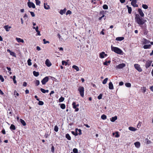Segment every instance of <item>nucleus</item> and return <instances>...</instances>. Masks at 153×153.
<instances>
[{
    "mask_svg": "<svg viewBox=\"0 0 153 153\" xmlns=\"http://www.w3.org/2000/svg\"><path fill=\"white\" fill-rule=\"evenodd\" d=\"M135 22L139 25L143 30L144 34L145 35H147L148 31L147 29L146 25L145 23V22H146V20L141 18L138 14L135 15Z\"/></svg>",
    "mask_w": 153,
    "mask_h": 153,
    "instance_id": "1",
    "label": "nucleus"
},
{
    "mask_svg": "<svg viewBox=\"0 0 153 153\" xmlns=\"http://www.w3.org/2000/svg\"><path fill=\"white\" fill-rule=\"evenodd\" d=\"M111 49L112 51L119 54H122L123 53L121 49L117 47H113L111 46Z\"/></svg>",
    "mask_w": 153,
    "mask_h": 153,
    "instance_id": "2",
    "label": "nucleus"
},
{
    "mask_svg": "<svg viewBox=\"0 0 153 153\" xmlns=\"http://www.w3.org/2000/svg\"><path fill=\"white\" fill-rule=\"evenodd\" d=\"M135 68L139 72H140L142 71L141 68L140 67V65L138 64H135L134 65Z\"/></svg>",
    "mask_w": 153,
    "mask_h": 153,
    "instance_id": "3",
    "label": "nucleus"
},
{
    "mask_svg": "<svg viewBox=\"0 0 153 153\" xmlns=\"http://www.w3.org/2000/svg\"><path fill=\"white\" fill-rule=\"evenodd\" d=\"M72 105L73 106V108L75 109V111H79V108H77V107H78L79 106V105L78 104L76 105V103L75 102H74L72 104Z\"/></svg>",
    "mask_w": 153,
    "mask_h": 153,
    "instance_id": "4",
    "label": "nucleus"
},
{
    "mask_svg": "<svg viewBox=\"0 0 153 153\" xmlns=\"http://www.w3.org/2000/svg\"><path fill=\"white\" fill-rule=\"evenodd\" d=\"M78 91H79L80 96H84V88L83 87H80L79 88Z\"/></svg>",
    "mask_w": 153,
    "mask_h": 153,
    "instance_id": "5",
    "label": "nucleus"
},
{
    "mask_svg": "<svg viewBox=\"0 0 153 153\" xmlns=\"http://www.w3.org/2000/svg\"><path fill=\"white\" fill-rule=\"evenodd\" d=\"M49 79L48 76H46L41 81L42 85L45 84L48 81Z\"/></svg>",
    "mask_w": 153,
    "mask_h": 153,
    "instance_id": "6",
    "label": "nucleus"
},
{
    "mask_svg": "<svg viewBox=\"0 0 153 153\" xmlns=\"http://www.w3.org/2000/svg\"><path fill=\"white\" fill-rule=\"evenodd\" d=\"M27 5L29 8L32 7L33 8H35V6L34 4L32 2H31L30 1H28L27 2Z\"/></svg>",
    "mask_w": 153,
    "mask_h": 153,
    "instance_id": "7",
    "label": "nucleus"
},
{
    "mask_svg": "<svg viewBox=\"0 0 153 153\" xmlns=\"http://www.w3.org/2000/svg\"><path fill=\"white\" fill-rule=\"evenodd\" d=\"M126 66L125 64L124 63H121L119 65H117L116 67V69H121L125 67Z\"/></svg>",
    "mask_w": 153,
    "mask_h": 153,
    "instance_id": "8",
    "label": "nucleus"
},
{
    "mask_svg": "<svg viewBox=\"0 0 153 153\" xmlns=\"http://www.w3.org/2000/svg\"><path fill=\"white\" fill-rule=\"evenodd\" d=\"M138 12L140 16L143 18L142 17H143L144 16V14L142 11V9L140 8H139L138 9Z\"/></svg>",
    "mask_w": 153,
    "mask_h": 153,
    "instance_id": "9",
    "label": "nucleus"
},
{
    "mask_svg": "<svg viewBox=\"0 0 153 153\" xmlns=\"http://www.w3.org/2000/svg\"><path fill=\"white\" fill-rule=\"evenodd\" d=\"M152 61L151 60H147L146 62V63L145 64V66L146 68H148L151 65Z\"/></svg>",
    "mask_w": 153,
    "mask_h": 153,
    "instance_id": "10",
    "label": "nucleus"
},
{
    "mask_svg": "<svg viewBox=\"0 0 153 153\" xmlns=\"http://www.w3.org/2000/svg\"><path fill=\"white\" fill-rule=\"evenodd\" d=\"M143 40L142 43L143 44H148L150 43V41L146 39L143 38Z\"/></svg>",
    "mask_w": 153,
    "mask_h": 153,
    "instance_id": "11",
    "label": "nucleus"
},
{
    "mask_svg": "<svg viewBox=\"0 0 153 153\" xmlns=\"http://www.w3.org/2000/svg\"><path fill=\"white\" fill-rule=\"evenodd\" d=\"M45 64L48 67H50L51 66L52 64L50 60L48 59H47L45 62Z\"/></svg>",
    "mask_w": 153,
    "mask_h": 153,
    "instance_id": "12",
    "label": "nucleus"
},
{
    "mask_svg": "<svg viewBox=\"0 0 153 153\" xmlns=\"http://www.w3.org/2000/svg\"><path fill=\"white\" fill-rule=\"evenodd\" d=\"M135 146L137 148H139L140 146V142H136L134 143Z\"/></svg>",
    "mask_w": 153,
    "mask_h": 153,
    "instance_id": "13",
    "label": "nucleus"
},
{
    "mask_svg": "<svg viewBox=\"0 0 153 153\" xmlns=\"http://www.w3.org/2000/svg\"><path fill=\"white\" fill-rule=\"evenodd\" d=\"M151 45H145L143 46V48L144 49H150L151 48Z\"/></svg>",
    "mask_w": 153,
    "mask_h": 153,
    "instance_id": "14",
    "label": "nucleus"
},
{
    "mask_svg": "<svg viewBox=\"0 0 153 153\" xmlns=\"http://www.w3.org/2000/svg\"><path fill=\"white\" fill-rule=\"evenodd\" d=\"M35 98L38 100L39 101V102H38V104L39 105H42L44 104V102H43L39 101V99L38 98L37 96H35Z\"/></svg>",
    "mask_w": 153,
    "mask_h": 153,
    "instance_id": "15",
    "label": "nucleus"
},
{
    "mask_svg": "<svg viewBox=\"0 0 153 153\" xmlns=\"http://www.w3.org/2000/svg\"><path fill=\"white\" fill-rule=\"evenodd\" d=\"M11 28V27L9 26L8 25H5L4 26V28L5 30L7 31H9V29Z\"/></svg>",
    "mask_w": 153,
    "mask_h": 153,
    "instance_id": "16",
    "label": "nucleus"
},
{
    "mask_svg": "<svg viewBox=\"0 0 153 153\" xmlns=\"http://www.w3.org/2000/svg\"><path fill=\"white\" fill-rule=\"evenodd\" d=\"M109 88L110 89L112 90L114 89L113 84L111 82H110L109 83Z\"/></svg>",
    "mask_w": 153,
    "mask_h": 153,
    "instance_id": "17",
    "label": "nucleus"
},
{
    "mask_svg": "<svg viewBox=\"0 0 153 153\" xmlns=\"http://www.w3.org/2000/svg\"><path fill=\"white\" fill-rule=\"evenodd\" d=\"M126 7H127L128 9V12L129 14H131L132 12V8L131 7H129L128 5H127L126 6Z\"/></svg>",
    "mask_w": 153,
    "mask_h": 153,
    "instance_id": "18",
    "label": "nucleus"
},
{
    "mask_svg": "<svg viewBox=\"0 0 153 153\" xmlns=\"http://www.w3.org/2000/svg\"><path fill=\"white\" fill-rule=\"evenodd\" d=\"M104 54H105V52L103 51L101 53L100 55L99 56L100 58L101 59H103L104 58Z\"/></svg>",
    "mask_w": 153,
    "mask_h": 153,
    "instance_id": "19",
    "label": "nucleus"
},
{
    "mask_svg": "<svg viewBox=\"0 0 153 153\" xmlns=\"http://www.w3.org/2000/svg\"><path fill=\"white\" fill-rule=\"evenodd\" d=\"M66 11V9L65 8L63 10H61L60 11V13L61 15H63L64 14Z\"/></svg>",
    "mask_w": 153,
    "mask_h": 153,
    "instance_id": "20",
    "label": "nucleus"
},
{
    "mask_svg": "<svg viewBox=\"0 0 153 153\" xmlns=\"http://www.w3.org/2000/svg\"><path fill=\"white\" fill-rule=\"evenodd\" d=\"M124 39V37H117L116 40L117 41H121Z\"/></svg>",
    "mask_w": 153,
    "mask_h": 153,
    "instance_id": "21",
    "label": "nucleus"
},
{
    "mask_svg": "<svg viewBox=\"0 0 153 153\" xmlns=\"http://www.w3.org/2000/svg\"><path fill=\"white\" fill-rule=\"evenodd\" d=\"M117 119V117L115 116L114 117H112L110 119V120L112 122H114Z\"/></svg>",
    "mask_w": 153,
    "mask_h": 153,
    "instance_id": "22",
    "label": "nucleus"
},
{
    "mask_svg": "<svg viewBox=\"0 0 153 153\" xmlns=\"http://www.w3.org/2000/svg\"><path fill=\"white\" fill-rule=\"evenodd\" d=\"M16 40L19 42H21L22 43H24V41L23 40L21 39L20 38H16Z\"/></svg>",
    "mask_w": 153,
    "mask_h": 153,
    "instance_id": "23",
    "label": "nucleus"
},
{
    "mask_svg": "<svg viewBox=\"0 0 153 153\" xmlns=\"http://www.w3.org/2000/svg\"><path fill=\"white\" fill-rule=\"evenodd\" d=\"M7 113V115H9L10 116H11L12 115V112L11 111L10 108L8 109Z\"/></svg>",
    "mask_w": 153,
    "mask_h": 153,
    "instance_id": "24",
    "label": "nucleus"
},
{
    "mask_svg": "<svg viewBox=\"0 0 153 153\" xmlns=\"http://www.w3.org/2000/svg\"><path fill=\"white\" fill-rule=\"evenodd\" d=\"M40 90L42 92L44 93H48L49 92V90H45L43 88H41Z\"/></svg>",
    "mask_w": 153,
    "mask_h": 153,
    "instance_id": "25",
    "label": "nucleus"
},
{
    "mask_svg": "<svg viewBox=\"0 0 153 153\" xmlns=\"http://www.w3.org/2000/svg\"><path fill=\"white\" fill-rule=\"evenodd\" d=\"M33 75L35 76H38L39 75V73L38 72H36L35 71H34L33 72Z\"/></svg>",
    "mask_w": 153,
    "mask_h": 153,
    "instance_id": "26",
    "label": "nucleus"
},
{
    "mask_svg": "<svg viewBox=\"0 0 153 153\" xmlns=\"http://www.w3.org/2000/svg\"><path fill=\"white\" fill-rule=\"evenodd\" d=\"M76 132H79L78 134L80 135L82 134L81 130L80 129H78V128H76Z\"/></svg>",
    "mask_w": 153,
    "mask_h": 153,
    "instance_id": "27",
    "label": "nucleus"
},
{
    "mask_svg": "<svg viewBox=\"0 0 153 153\" xmlns=\"http://www.w3.org/2000/svg\"><path fill=\"white\" fill-rule=\"evenodd\" d=\"M20 121L21 123L22 124L23 126H25L26 125V123L25 121L22 119H20Z\"/></svg>",
    "mask_w": 153,
    "mask_h": 153,
    "instance_id": "28",
    "label": "nucleus"
},
{
    "mask_svg": "<svg viewBox=\"0 0 153 153\" xmlns=\"http://www.w3.org/2000/svg\"><path fill=\"white\" fill-rule=\"evenodd\" d=\"M59 105H60V108L62 109H64L65 108V105L64 104H59Z\"/></svg>",
    "mask_w": 153,
    "mask_h": 153,
    "instance_id": "29",
    "label": "nucleus"
},
{
    "mask_svg": "<svg viewBox=\"0 0 153 153\" xmlns=\"http://www.w3.org/2000/svg\"><path fill=\"white\" fill-rule=\"evenodd\" d=\"M128 129L132 131H135L136 130V129L135 128H134L133 127H129Z\"/></svg>",
    "mask_w": 153,
    "mask_h": 153,
    "instance_id": "30",
    "label": "nucleus"
},
{
    "mask_svg": "<svg viewBox=\"0 0 153 153\" xmlns=\"http://www.w3.org/2000/svg\"><path fill=\"white\" fill-rule=\"evenodd\" d=\"M72 68L75 69L77 71H78L79 70V67L75 65H73L72 66Z\"/></svg>",
    "mask_w": 153,
    "mask_h": 153,
    "instance_id": "31",
    "label": "nucleus"
},
{
    "mask_svg": "<svg viewBox=\"0 0 153 153\" xmlns=\"http://www.w3.org/2000/svg\"><path fill=\"white\" fill-rule=\"evenodd\" d=\"M10 128L11 130H15L16 129V127L13 124H11L10 126Z\"/></svg>",
    "mask_w": 153,
    "mask_h": 153,
    "instance_id": "32",
    "label": "nucleus"
},
{
    "mask_svg": "<svg viewBox=\"0 0 153 153\" xmlns=\"http://www.w3.org/2000/svg\"><path fill=\"white\" fill-rule=\"evenodd\" d=\"M65 137L68 140H71V137L69 134H66Z\"/></svg>",
    "mask_w": 153,
    "mask_h": 153,
    "instance_id": "33",
    "label": "nucleus"
},
{
    "mask_svg": "<svg viewBox=\"0 0 153 153\" xmlns=\"http://www.w3.org/2000/svg\"><path fill=\"white\" fill-rule=\"evenodd\" d=\"M142 7L145 9H148V6L145 4H143L142 5Z\"/></svg>",
    "mask_w": 153,
    "mask_h": 153,
    "instance_id": "34",
    "label": "nucleus"
},
{
    "mask_svg": "<svg viewBox=\"0 0 153 153\" xmlns=\"http://www.w3.org/2000/svg\"><path fill=\"white\" fill-rule=\"evenodd\" d=\"M141 90L143 93H145L146 91V88L145 87H142L141 88Z\"/></svg>",
    "mask_w": 153,
    "mask_h": 153,
    "instance_id": "35",
    "label": "nucleus"
},
{
    "mask_svg": "<svg viewBox=\"0 0 153 153\" xmlns=\"http://www.w3.org/2000/svg\"><path fill=\"white\" fill-rule=\"evenodd\" d=\"M108 78H105L103 81L102 83L104 84H105L107 82L108 80Z\"/></svg>",
    "mask_w": 153,
    "mask_h": 153,
    "instance_id": "36",
    "label": "nucleus"
},
{
    "mask_svg": "<svg viewBox=\"0 0 153 153\" xmlns=\"http://www.w3.org/2000/svg\"><path fill=\"white\" fill-rule=\"evenodd\" d=\"M125 85L127 87H131V85L130 83L127 82L125 83Z\"/></svg>",
    "mask_w": 153,
    "mask_h": 153,
    "instance_id": "37",
    "label": "nucleus"
},
{
    "mask_svg": "<svg viewBox=\"0 0 153 153\" xmlns=\"http://www.w3.org/2000/svg\"><path fill=\"white\" fill-rule=\"evenodd\" d=\"M31 60L30 59H29L27 60V62L28 65L29 66H30L32 65V63L31 62Z\"/></svg>",
    "mask_w": 153,
    "mask_h": 153,
    "instance_id": "38",
    "label": "nucleus"
},
{
    "mask_svg": "<svg viewBox=\"0 0 153 153\" xmlns=\"http://www.w3.org/2000/svg\"><path fill=\"white\" fill-rule=\"evenodd\" d=\"M131 5L134 7H138V4H136V3H133L132 4L131 3Z\"/></svg>",
    "mask_w": 153,
    "mask_h": 153,
    "instance_id": "39",
    "label": "nucleus"
},
{
    "mask_svg": "<svg viewBox=\"0 0 153 153\" xmlns=\"http://www.w3.org/2000/svg\"><path fill=\"white\" fill-rule=\"evenodd\" d=\"M10 54L12 56H13V57H16V53L13 52L11 51L10 52Z\"/></svg>",
    "mask_w": 153,
    "mask_h": 153,
    "instance_id": "40",
    "label": "nucleus"
},
{
    "mask_svg": "<svg viewBox=\"0 0 153 153\" xmlns=\"http://www.w3.org/2000/svg\"><path fill=\"white\" fill-rule=\"evenodd\" d=\"M68 64V62L65 61H62V65H66Z\"/></svg>",
    "mask_w": 153,
    "mask_h": 153,
    "instance_id": "41",
    "label": "nucleus"
},
{
    "mask_svg": "<svg viewBox=\"0 0 153 153\" xmlns=\"http://www.w3.org/2000/svg\"><path fill=\"white\" fill-rule=\"evenodd\" d=\"M106 116L105 114H103L101 116V118L102 120H104L106 119Z\"/></svg>",
    "mask_w": 153,
    "mask_h": 153,
    "instance_id": "42",
    "label": "nucleus"
},
{
    "mask_svg": "<svg viewBox=\"0 0 153 153\" xmlns=\"http://www.w3.org/2000/svg\"><path fill=\"white\" fill-rule=\"evenodd\" d=\"M43 43L44 44H46V43H50V42L49 41H46L45 39H43Z\"/></svg>",
    "mask_w": 153,
    "mask_h": 153,
    "instance_id": "43",
    "label": "nucleus"
},
{
    "mask_svg": "<svg viewBox=\"0 0 153 153\" xmlns=\"http://www.w3.org/2000/svg\"><path fill=\"white\" fill-rule=\"evenodd\" d=\"M64 100V98L61 97L59 99V102H61L63 101Z\"/></svg>",
    "mask_w": 153,
    "mask_h": 153,
    "instance_id": "44",
    "label": "nucleus"
},
{
    "mask_svg": "<svg viewBox=\"0 0 153 153\" xmlns=\"http://www.w3.org/2000/svg\"><path fill=\"white\" fill-rule=\"evenodd\" d=\"M16 77L15 76H13V82L15 84L16 83Z\"/></svg>",
    "mask_w": 153,
    "mask_h": 153,
    "instance_id": "45",
    "label": "nucleus"
},
{
    "mask_svg": "<svg viewBox=\"0 0 153 153\" xmlns=\"http://www.w3.org/2000/svg\"><path fill=\"white\" fill-rule=\"evenodd\" d=\"M44 7L45 9L48 10L50 8V7L49 5H48L47 6H46L45 5V4H44Z\"/></svg>",
    "mask_w": 153,
    "mask_h": 153,
    "instance_id": "46",
    "label": "nucleus"
},
{
    "mask_svg": "<svg viewBox=\"0 0 153 153\" xmlns=\"http://www.w3.org/2000/svg\"><path fill=\"white\" fill-rule=\"evenodd\" d=\"M54 130L56 132H57L58 131V128L57 126H54Z\"/></svg>",
    "mask_w": 153,
    "mask_h": 153,
    "instance_id": "47",
    "label": "nucleus"
},
{
    "mask_svg": "<svg viewBox=\"0 0 153 153\" xmlns=\"http://www.w3.org/2000/svg\"><path fill=\"white\" fill-rule=\"evenodd\" d=\"M39 81L38 80H36L35 81V84L36 86H38L39 85Z\"/></svg>",
    "mask_w": 153,
    "mask_h": 153,
    "instance_id": "48",
    "label": "nucleus"
},
{
    "mask_svg": "<svg viewBox=\"0 0 153 153\" xmlns=\"http://www.w3.org/2000/svg\"><path fill=\"white\" fill-rule=\"evenodd\" d=\"M103 8L104 9H108V6L106 4H104L103 6Z\"/></svg>",
    "mask_w": 153,
    "mask_h": 153,
    "instance_id": "49",
    "label": "nucleus"
},
{
    "mask_svg": "<svg viewBox=\"0 0 153 153\" xmlns=\"http://www.w3.org/2000/svg\"><path fill=\"white\" fill-rule=\"evenodd\" d=\"M36 5H39L40 3V1L39 0H35Z\"/></svg>",
    "mask_w": 153,
    "mask_h": 153,
    "instance_id": "50",
    "label": "nucleus"
},
{
    "mask_svg": "<svg viewBox=\"0 0 153 153\" xmlns=\"http://www.w3.org/2000/svg\"><path fill=\"white\" fill-rule=\"evenodd\" d=\"M0 80L2 82H3L4 81V79L3 78L2 76L0 74Z\"/></svg>",
    "mask_w": 153,
    "mask_h": 153,
    "instance_id": "51",
    "label": "nucleus"
},
{
    "mask_svg": "<svg viewBox=\"0 0 153 153\" xmlns=\"http://www.w3.org/2000/svg\"><path fill=\"white\" fill-rule=\"evenodd\" d=\"M73 151L74 153H78V150L76 148L74 149Z\"/></svg>",
    "mask_w": 153,
    "mask_h": 153,
    "instance_id": "52",
    "label": "nucleus"
},
{
    "mask_svg": "<svg viewBox=\"0 0 153 153\" xmlns=\"http://www.w3.org/2000/svg\"><path fill=\"white\" fill-rule=\"evenodd\" d=\"M115 137H119L120 135L118 134V131H117L115 132Z\"/></svg>",
    "mask_w": 153,
    "mask_h": 153,
    "instance_id": "53",
    "label": "nucleus"
},
{
    "mask_svg": "<svg viewBox=\"0 0 153 153\" xmlns=\"http://www.w3.org/2000/svg\"><path fill=\"white\" fill-rule=\"evenodd\" d=\"M72 13L71 12L70 10H68L67 11L66 13V15H68V14H71Z\"/></svg>",
    "mask_w": 153,
    "mask_h": 153,
    "instance_id": "54",
    "label": "nucleus"
},
{
    "mask_svg": "<svg viewBox=\"0 0 153 153\" xmlns=\"http://www.w3.org/2000/svg\"><path fill=\"white\" fill-rule=\"evenodd\" d=\"M104 13H105L104 12V11H100V15H104Z\"/></svg>",
    "mask_w": 153,
    "mask_h": 153,
    "instance_id": "55",
    "label": "nucleus"
},
{
    "mask_svg": "<svg viewBox=\"0 0 153 153\" xmlns=\"http://www.w3.org/2000/svg\"><path fill=\"white\" fill-rule=\"evenodd\" d=\"M54 147L53 145H52L51 148V151L52 152H54Z\"/></svg>",
    "mask_w": 153,
    "mask_h": 153,
    "instance_id": "56",
    "label": "nucleus"
},
{
    "mask_svg": "<svg viewBox=\"0 0 153 153\" xmlns=\"http://www.w3.org/2000/svg\"><path fill=\"white\" fill-rule=\"evenodd\" d=\"M29 12L30 13V14L32 17H34L35 16V15L33 12H30L29 11Z\"/></svg>",
    "mask_w": 153,
    "mask_h": 153,
    "instance_id": "57",
    "label": "nucleus"
},
{
    "mask_svg": "<svg viewBox=\"0 0 153 153\" xmlns=\"http://www.w3.org/2000/svg\"><path fill=\"white\" fill-rule=\"evenodd\" d=\"M130 1H131V3L132 4L133 3H137V0H130Z\"/></svg>",
    "mask_w": 153,
    "mask_h": 153,
    "instance_id": "58",
    "label": "nucleus"
},
{
    "mask_svg": "<svg viewBox=\"0 0 153 153\" xmlns=\"http://www.w3.org/2000/svg\"><path fill=\"white\" fill-rule=\"evenodd\" d=\"M103 65H105L108 66V65L107 61H105V62L103 63Z\"/></svg>",
    "mask_w": 153,
    "mask_h": 153,
    "instance_id": "59",
    "label": "nucleus"
},
{
    "mask_svg": "<svg viewBox=\"0 0 153 153\" xmlns=\"http://www.w3.org/2000/svg\"><path fill=\"white\" fill-rule=\"evenodd\" d=\"M124 84V83L123 82H120L119 83V85L120 86L123 85Z\"/></svg>",
    "mask_w": 153,
    "mask_h": 153,
    "instance_id": "60",
    "label": "nucleus"
},
{
    "mask_svg": "<svg viewBox=\"0 0 153 153\" xmlns=\"http://www.w3.org/2000/svg\"><path fill=\"white\" fill-rule=\"evenodd\" d=\"M151 143V141L148 139H146V143L148 144H149Z\"/></svg>",
    "mask_w": 153,
    "mask_h": 153,
    "instance_id": "61",
    "label": "nucleus"
},
{
    "mask_svg": "<svg viewBox=\"0 0 153 153\" xmlns=\"http://www.w3.org/2000/svg\"><path fill=\"white\" fill-rule=\"evenodd\" d=\"M27 83L26 82H24L23 83V85L24 87H26L27 86Z\"/></svg>",
    "mask_w": 153,
    "mask_h": 153,
    "instance_id": "62",
    "label": "nucleus"
},
{
    "mask_svg": "<svg viewBox=\"0 0 153 153\" xmlns=\"http://www.w3.org/2000/svg\"><path fill=\"white\" fill-rule=\"evenodd\" d=\"M105 16V15H102L101 17H99V20H101Z\"/></svg>",
    "mask_w": 153,
    "mask_h": 153,
    "instance_id": "63",
    "label": "nucleus"
},
{
    "mask_svg": "<svg viewBox=\"0 0 153 153\" xmlns=\"http://www.w3.org/2000/svg\"><path fill=\"white\" fill-rule=\"evenodd\" d=\"M36 49L38 51H39L41 50V48L37 46L36 47Z\"/></svg>",
    "mask_w": 153,
    "mask_h": 153,
    "instance_id": "64",
    "label": "nucleus"
}]
</instances>
